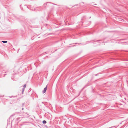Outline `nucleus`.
Wrapping results in <instances>:
<instances>
[{
	"label": "nucleus",
	"mask_w": 128,
	"mask_h": 128,
	"mask_svg": "<svg viewBox=\"0 0 128 128\" xmlns=\"http://www.w3.org/2000/svg\"><path fill=\"white\" fill-rule=\"evenodd\" d=\"M70 120L68 118L65 119V123L66 124H68L69 123V121Z\"/></svg>",
	"instance_id": "1"
},
{
	"label": "nucleus",
	"mask_w": 128,
	"mask_h": 128,
	"mask_svg": "<svg viewBox=\"0 0 128 128\" xmlns=\"http://www.w3.org/2000/svg\"><path fill=\"white\" fill-rule=\"evenodd\" d=\"M47 86H46V87L44 88V90L43 91V93L44 94V93H45L46 92L47 90Z\"/></svg>",
	"instance_id": "2"
},
{
	"label": "nucleus",
	"mask_w": 128,
	"mask_h": 128,
	"mask_svg": "<svg viewBox=\"0 0 128 128\" xmlns=\"http://www.w3.org/2000/svg\"><path fill=\"white\" fill-rule=\"evenodd\" d=\"M42 122L44 124H46V122L45 120L43 121Z\"/></svg>",
	"instance_id": "3"
},
{
	"label": "nucleus",
	"mask_w": 128,
	"mask_h": 128,
	"mask_svg": "<svg viewBox=\"0 0 128 128\" xmlns=\"http://www.w3.org/2000/svg\"><path fill=\"white\" fill-rule=\"evenodd\" d=\"M2 42L4 43H6L7 42V41H2Z\"/></svg>",
	"instance_id": "4"
},
{
	"label": "nucleus",
	"mask_w": 128,
	"mask_h": 128,
	"mask_svg": "<svg viewBox=\"0 0 128 128\" xmlns=\"http://www.w3.org/2000/svg\"><path fill=\"white\" fill-rule=\"evenodd\" d=\"M26 85H24V88H26Z\"/></svg>",
	"instance_id": "5"
},
{
	"label": "nucleus",
	"mask_w": 128,
	"mask_h": 128,
	"mask_svg": "<svg viewBox=\"0 0 128 128\" xmlns=\"http://www.w3.org/2000/svg\"><path fill=\"white\" fill-rule=\"evenodd\" d=\"M24 89H23V92H24ZM23 92H22V93H23Z\"/></svg>",
	"instance_id": "6"
}]
</instances>
